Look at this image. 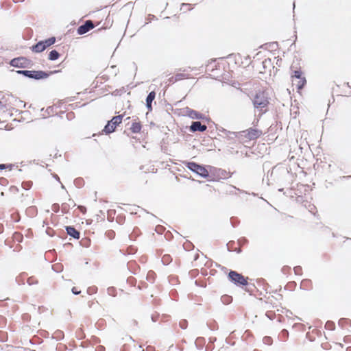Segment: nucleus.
I'll list each match as a JSON object with an SVG mask.
<instances>
[{
    "label": "nucleus",
    "instance_id": "f257e3e1",
    "mask_svg": "<svg viewBox=\"0 0 351 351\" xmlns=\"http://www.w3.org/2000/svg\"><path fill=\"white\" fill-rule=\"evenodd\" d=\"M266 133H245L243 135L242 133H210L208 139L204 137L201 144L204 145H208L210 141L213 142V145L215 147L220 146L221 143L227 145L228 146L231 144L237 143H245L252 140H255L259 138L262 134Z\"/></svg>",
    "mask_w": 351,
    "mask_h": 351
},
{
    "label": "nucleus",
    "instance_id": "f03ea898",
    "mask_svg": "<svg viewBox=\"0 0 351 351\" xmlns=\"http://www.w3.org/2000/svg\"><path fill=\"white\" fill-rule=\"evenodd\" d=\"M271 176H274L272 180L274 182L279 183L280 185H285L289 182L292 174L286 167L283 165H276L272 167Z\"/></svg>",
    "mask_w": 351,
    "mask_h": 351
},
{
    "label": "nucleus",
    "instance_id": "7ed1b4c3",
    "mask_svg": "<svg viewBox=\"0 0 351 351\" xmlns=\"http://www.w3.org/2000/svg\"><path fill=\"white\" fill-rule=\"evenodd\" d=\"M185 166L197 176L207 179L208 181L210 178L209 168H210V165H205L193 161H187L185 162Z\"/></svg>",
    "mask_w": 351,
    "mask_h": 351
},
{
    "label": "nucleus",
    "instance_id": "20e7f679",
    "mask_svg": "<svg viewBox=\"0 0 351 351\" xmlns=\"http://www.w3.org/2000/svg\"><path fill=\"white\" fill-rule=\"evenodd\" d=\"M124 117L125 114L113 117L110 121L107 122L104 129L101 132H114L116 128L123 123L126 126L129 124L128 121L130 120V117H128L123 119Z\"/></svg>",
    "mask_w": 351,
    "mask_h": 351
},
{
    "label": "nucleus",
    "instance_id": "39448f33",
    "mask_svg": "<svg viewBox=\"0 0 351 351\" xmlns=\"http://www.w3.org/2000/svg\"><path fill=\"white\" fill-rule=\"evenodd\" d=\"M227 278L236 287L244 288V286L248 285V278L244 277L242 274L237 271L230 269L227 274Z\"/></svg>",
    "mask_w": 351,
    "mask_h": 351
},
{
    "label": "nucleus",
    "instance_id": "423d86ee",
    "mask_svg": "<svg viewBox=\"0 0 351 351\" xmlns=\"http://www.w3.org/2000/svg\"><path fill=\"white\" fill-rule=\"evenodd\" d=\"M209 182H218L221 179L226 180L231 177L230 171L213 166H210V168H209Z\"/></svg>",
    "mask_w": 351,
    "mask_h": 351
},
{
    "label": "nucleus",
    "instance_id": "0eeeda50",
    "mask_svg": "<svg viewBox=\"0 0 351 351\" xmlns=\"http://www.w3.org/2000/svg\"><path fill=\"white\" fill-rule=\"evenodd\" d=\"M10 64L16 68H27L32 65V62L25 57L20 56L11 60Z\"/></svg>",
    "mask_w": 351,
    "mask_h": 351
},
{
    "label": "nucleus",
    "instance_id": "6e6552de",
    "mask_svg": "<svg viewBox=\"0 0 351 351\" xmlns=\"http://www.w3.org/2000/svg\"><path fill=\"white\" fill-rule=\"evenodd\" d=\"M178 141V137H176L173 134L171 136L167 135L166 137L162 138L160 143L161 152L165 154H168L169 149L167 145L170 143H176Z\"/></svg>",
    "mask_w": 351,
    "mask_h": 351
},
{
    "label": "nucleus",
    "instance_id": "1a4fd4ad",
    "mask_svg": "<svg viewBox=\"0 0 351 351\" xmlns=\"http://www.w3.org/2000/svg\"><path fill=\"white\" fill-rule=\"evenodd\" d=\"M59 71L55 70L50 72H46L43 71H32V76H30V79H34L36 80H40L43 79L47 78L51 74L57 73Z\"/></svg>",
    "mask_w": 351,
    "mask_h": 351
},
{
    "label": "nucleus",
    "instance_id": "9d476101",
    "mask_svg": "<svg viewBox=\"0 0 351 351\" xmlns=\"http://www.w3.org/2000/svg\"><path fill=\"white\" fill-rule=\"evenodd\" d=\"M267 104L268 101L264 93H259L256 95L254 100V104L256 108H264Z\"/></svg>",
    "mask_w": 351,
    "mask_h": 351
},
{
    "label": "nucleus",
    "instance_id": "9b49d317",
    "mask_svg": "<svg viewBox=\"0 0 351 351\" xmlns=\"http://www.w3.org/2000/svg\"><path fill=\"white\" fill-rule=\"evenodd\" d=\"M95 25L93 22L90 20H87L84 22V24L79 26L77 29V33L78 35H83L89 32L90 29H93Z\"/></svg>",
    "mask_w": 351,
    "mask_h": 351
},
{
    "label": "nucleus",
    "instance_id": "f8f14e48",
    "mask_svg": "<svg viewBox=\"0 0 351 351\" xmlns=\"http://www.w3.org/2000/svg\"><path fill=\"white\" fill-rule=\"evenodd\" d=\"M292 83L298 90L302 89L306 83L304 77H302L300 71H295V75L292 77Z\"/></svg>",
    "mask_w": 351,
    "mask_h": 351
},
{
    "label": "nucleus",
    "instance_id": "ddd939ff",
    "mask_svg": "<svg viewBox=\"0 0 351 351\" xmlns=\"http://www.w3.org/2000/svg\"><path fill=\"white\" fill-rule=\"evenodd\" d=\"M206 126L205 125H202L199 121H193L192 122L190 129L193 132H196L197 130H199V132H204L206 130Z\"/></svg>",
    "mask_w": 351,
    "mask_h": 351
},
{
    "label": "nucleus",
    "instance_id": "4468645a",
    "mask_svg": "<svg viewBox=\"0 0 351 351\" xmlns=\"http://www.w3.org/2000/svg\"><path fill=\"white\" fill-rule=\"evenodd\" d=\"M262 282L263 283V289L267 293H276L278 291V289L274 291L271 289V286H269L265 279L261 278V280H258V282Z\"/></svg>",
    "mask_w": 351,
    "mask_h": 351
},
{
    "label": "nucleus",
    "instance_id": "2eb2a0df",
    "mask_svg": "<svg viewBox=\"0 0 351 351\" xmlns=\"http://www.w3.org/2000/svg\"><path fill=\"white\" fill-rule=\"evenodd\" d=\"M67 234L75 239L80 238V232L73 227L68 226L66 227Z\"/></svg>",
    "mask_w": 351,
    "mask_h": 351
},
{
    "label": "nucleus",
    "instance_id": "dca6fc26",
    "mask_svg": "<svg viewBox=\"0 0 351 351\" xmlns=\"http://www.w3.org/2000/svg\"><path fill=\"white\" fill-rule=\"evenodd\" d=\"M45 49L53 45L56 42L55 37H50L47 39L40 40Z\"/></svg>",
    "mask_w": 351,
    "mask_h": 351
},
{
    "label": "nucleus",
    "instance_id": "f3484780",
    "mask_svg": "<svg viewBox=\"0 0 351 351\" xmlns=\"http://www.w3.org/2000/svg\"><path fill=\"white\" fill-rule=\"evenodd\" d=\"M31 50L34 53H40L45 49H44L42 43L39 41L31 47Z\"/></svg>",
    "mask_w": 351,
    "mask_h": 351
},
{
    "label": "nucleus",
    "instance_id": "a211bd4d",
    "mask_svg": "<svg viewBox=\"0 0 351 351\" xmlns=\"http://www.w3.org/2000/svg\"><path fill=\"white\" fill-rule=\"evenodd\" d=\"M278 338L280 341L285 342L289 338V331L287 329L282 330Z\"/></svg>",
    "mask_w": 351,
    "mask_h": 351
},
{
    "label": "nucleus",
    "instance_id": "6ab92c4d",
    "mask_svg": "<svg viewBox=\"0 0 351 351\" xmlns=\"http://www.w3.org/2000/svg\"><path fill=\"white\" fill-rule=\"evenodd\" d=\"M60 56V54L57 50L53 49L49 52L48 59L51 61H54L58 60Z\"/></svg>",
    "mask_w": 351,
    "mask_h": 351
},
{
    "label": "nucleus",
    "instance_id": "aec40b11",
    "mask_svg": "<svg viewBox=\"0 0 351 351\" xmlns=\"http://www.w3.org/2000/svg\"><path fill=\"white\" fill-rule=\"evenodd\" d=\"M245 291L248 292L250 295H253L254 291H258V289L255 286L254 284H250L248 282V285L244 286Z\"/></svg>",
    "mask_w": 351,
    "mask_h": 351
},
{
    "label": "nucleus",
    "instance_id": "412c9836",
    "mask_svg": "<svg viewBox=\"0 0 351 351\" xmlns=\"http://www.w3.org/2000/svg\"><path fill=\"white\" fill-rule=\"evenodd\" d=\"M234 241H230L227 244L226 247L228 252H235L237 254H241L242 252V250L240 247L238 248H230V245H234Z\"/></svg>",
    "mask_w": 351,
    "mask_h": 351
},
{
    "label": "nucleus",
    "instance_id": "4be33fe9",
    "mask_svg": "<svg viewBox=\"0 0 351 351\" xmlns=\"http://www.w3.org/2000/svg\"><path fill=\"white\" fill-rule=\"evenodd\" d=\"M338 325L341 328H343L346 325L351 326V320L348 318H341L338 322Z\"/></svg>",
    "mask_w": 351,
    "mask_h": 351
},
{
    "label": "nucleus",
    "instance_id": "5701e85b",
    "mask_svg": "<svg viewBox=\"0 0 351 351\" xmlns=\"http://www.w3.org/2000/svg\"><path fill=\"white\" fill-rule=\"evenodd\" d=\"M154 98H155L154 92H151L147 97V99H146L147 107L148 108L149 110L152 109L151 104H152V101L154 99Z\"/></svg>",
    "mask_w": 351,
    "mask_h": 351
},
{
    "label": "nucleus",
    "instance_id": "b1692460",
    "mask_svg": "<svg viewBox=\"0 0 351 351\" xmlns=\"http://www.w3.org/2000/svg\"><path fill=\"white\" fill-rule=\"evenodd\" d=\"M221 301L223 304L227 305L232 302V298L228 295H223L221 297Z\"/></svg>",
    "mask_w": 351,
    "mask_h": 351
},
{
    "label": "nucleus",
    "instance_id": "393cba45",
    "mask_svg": "<svg viewBox=\"0 0 351 351\" xmlns=\"http://www.w3.org/2000/svg\"><path fill=\"white\" fill-rule=\"evenodd\" d=\"M186 112H187V114L189 115V117H190L192 119H199V118H201V115L199 114L197 112H195L194 110L187 109Z\"/></svg>",
    "mask_w": 351,
    "mask_h": 351
},
{
    "label": "nucleus",
    "instance_id": "a878e982",
    "mask_svg": "<svg viewBox=\"0 0 351 351\" xmlns=\"http://www.w3.org/2000/svg\"><path fill=\"white\" fill-rule=\"evenodd\" d=\"M15 72L19 75H22L26 77L30 78V76H32V71L29 70H18L15 71Z\"/></svg>",
    "mask_w": 351,
    "mask_h": 351
},
{
    "label": "nucleus",
    "instance_id": "bb28decb",
    "mask_svg": "<svg viewBox=\"0 0 351 351\" xmlns=\"http://www.w3.org/2000/svg\"><path fill=\"white\" fill-rule=\"evenodd\" d=\"M161 261L164 265H168L172 261V258L170 255L165 254L162 256Z\"/></svg>",
    "mask_w": 351,
    "mask_h": 351
},
{
    "label": "nucleus",
    "instance_id": "cd10ccee",
    "mask_svg": "<svg viewBox=\"0 0 351 351\" xmlns=\"http://www.w3.org/2000/svg\"><path fill=\"white\" fill-rule=\"evenodd\" d=\"M296 286H297L296 282L294 281H291V282H288L284 289L285 290H289L291 291H293L295 290Z\"/></svg>",
    "mask_w": 351,
    "mask_h": 351
},
{
    "label": "nucleus",
    "instance_id": "c85d7f7f",
    "mask_svg": "<svg viewBox=\"0 0 351 351\" xmlns=\"http://www.w3.org/2000/svg\"><path fill=\"white\" fill-rule=\"evenodd\" d=\"M183 247L186 251H190L194 248V245L191 241H186L184 243Z\"/></svg>",
    "mask_w": 351,
    "mask_h": 351
},
{
    "label": "nucleus",
    "instance_id": "c756f323",
    "mask_svg": "<svg viewBox=\"0 0 351 351\" xmlns=\"http://www.w3.org/2000/svg\"><path fill=\"white\" fill-rule=\"evenodd\" d=\"M326 330H334L335 329V324L332 321H327L325 324Z\"/></svg>",
    "mask_w": 351,
    "mask_h": 351
},
{
    "label": "nucleus",
    "instance_id": "7c9ffc66",
    "mask_svg": "<svg viewBox=\"0 0 351 351\" xmlns=\"http://www.w3.org/2000/svg\"><path fill=\"white\" fill-rule=\"evenodd\" d=\"M230 221V224L233 228L237 227L240 223V220L237 217H232Z\"/></svg>",
    "mask_w": 351,
    "mask_h": 351
},
{
    "label": "nucleus",
    "instance_id": "2f4dec72",
    "mask_svg": "<svg viewBox=\"0 0 351 351\" xmlns=\"http://www.w3.org/2000/svg\"><path fill=\"white\" fill-rule=\"evenodd\" d=\"M237 243L240 245H245L249 243V241L246 237H242L237 240Z\"/></svg>",
    "mask_w": 351,
    "mask_h": 351
},
{
    "label": "nucleus",
    "instance_id": "473e14b6",
    "mask_svg": "<svg viewBox=\"0 0 351 351\" xmlns=\"http://www.w3.org/2000/svg\"><path fill=\"white\" fill-rule=\"evenodd\" d=\"M1 99L2 100L5 99V103L3 101H0V110L5 111V110H7L8 99H5V97H3Z\"/></svg>",
    "mask_w": 351,
    "mask_h": 351
},
{
    "label": "nucleus",
    "instance_id": "72a5a7b5",
    "mask_svg": "<svg viewBox=\"0 0 351 351\" xmlns=\"http://www.w3.org/2000/svg\"><path fill=\"white\" fill-rule=\"evenodd\" d=\"M263 342L268 346H271L273 343V339L269 336H265L263 339Z\"/></svg>",
    "mask_w": 351,
    "mask_h": 351
},
{
    "label": "nucleus",
    "instance_id": "f704fd0d",
    "mask_svg": "<svg viewBox=\"0 0 351 351\" xmlns=\"http://www.w3.org/2000/svg\"><path fill=\"white\" fill-rule=\"evenodd\" d=\"M155 277H156L155 273L154 271H150L147 274V280H149V282L153 283L154 282Z\"/></svg>",
    "mask_w": 351,
    "mask_h": 351
},
{
    "label": "nucleus",
    "instance_id": "c9c22d12",
    "mask_svg": "<svg viewBox=\"0 0 351 351\" xmlns=\"http://www.w3.org/2000/svg\"><path fill=\"white\" fill-rule=\"evenodd\" d=\"M137 210H140L141 212L147 213L145 209L141 208L140 206H138L137 205L133 204V213H132L133 215H137Z\"/></svg>",
    "mask_w": 351,
    "mask_h": 351
},
{
    "label": "nucleus",
    "instance_id": "e433bc0d",
    "mask_svg": "<svg viewBox=\"0 0 351 351\" xmlns=\"http://www.w3.org/2000/svg\"><path fill=\"white\" fill-rule=\"evenodd\" d=\"M179 326L182 330H185L188 326V321L186 319H182L179 322Z\"/></svg>",
    "mask_w": 351,
    "mask_h": 351
},
{
    "label": "nucleus",
    "instance_id": "4c0bfd02",
    "mask_svg": "<svg viewBox=\"0 0 351 351\" xmlns=\"http://www.w3.org/2000/svg\"><path fill=\"white\" fill-rule=\"evenodd\" d=\"M293 271L295 275H302V269L301 266H295L293 267Z\"/></svg>",
    "mask_w": 351,
    "mask_h": 351
},
{
    "label": "nucleus",
    "instance_id": "58836bf2",
    "mask_svg": "<svg viewBox=\"0 0 351 351\" xmlns=\"http://www.w3.org/2000/svg\"><path fill=\"white\" fill-rule=\"evenodd\" d=\"M182 136H183V138L186 141H190L191 140V138L193 136L192 134L189 133H181Z\"/></svg>",
    "mask_w": 351,
    "mask_h": 351
},
{
    "label": "nucleus",
    "instance_id": "ea45409f",
    "mask_svg": "<svg viewBox=\"0 0 351 351\" xmlns=\"http://www.w3.org/2000/svg\"><path fill=\"white\" fill-rule=\"evenodd\" d=\"M303 285L307 287L308 285H311V280L309 279L303 280L300 285L301 289H304V288L302 287Z\"/></svg>",
    "mask_w": 351,
    "mask_h": 351
},
{
    "label": "nucleus",
    "instance_id": "a19ab883",
    "mask_svg": "<svg viewBox=\"0 0 351 351\" xmlns=\"http://www.w3.org/2000/svg\"><path fill=\"white\" fill-rule=\"evenodd\" d=\"M155 230L158 234H162L165 230V228L162 226L158 225L156 226Z\"/></svg>",
    "mask_w": 351,
    "mask_h": 351
},
{
    "label": "nucleus",
    "instance_id": "79ce46f5",
    "mask_svg": "<svg viewBox=\"0 0 351 351\" xmlns=\"http://www.w3.org/2000/svg\"><path fill=\"white\" fill-rule=\"evenodd\" d=\"M132 232H133V241H134V237L139 236L141 233H140L139 229L137 227L133 228Z\"/></svg>",
    "mask_w": 351,
    "mask_h": 351
},
{
    "label": "nucleus",
    "instance_id": "37998d69",
    "mask_svg": "<svg viewBox=\"0 0 351 351\" xmlns=\"http://www.w3.org/2000/svg\"><path fill=\"white\" fill-rule=\"evenodd\" d=\"M135 350V351H144L143 348V346L142 345H133V350Z\"/></svg>",
    "mask_w": 351,
    "mask_h": 351
},
{
    "label": "nucleus",
    "instance_id": "c03bdc74",
    "mask_svg": "<svg viewBox=\"0 0 351 351\" xmlns=\"http://www.w3.org/2000/svg\"><path fill=\"white\" fill-rule=\"evenodd\" d=\"M177 291L176 290H172L170 291V296L174 300H176V296L177 295Z\"/></svg>",
    "mask_w": 351,
    "mask_h": 351
},
{
    "label": "nucleus",
    "instance_id": "a18cd8bd",
    "mask_svg": "<svg viewBox=\"0 0 351 351\" xmlns=\"http://www.w3.org/2000/svg\"><path fill=\"white\" fill-rule=\"evenodd\" d=\"M274 178V176H271V171L269 170L267 173V185H270L271 183L269 182L270 178Z\"/></svg>",
    "mask_w": 351,
    "mask_h": 351
},
{
    "label": "nucleus",
    "instance_id": "49530a36",
    "mask_svg": "<svg viewBox=\"0 0 351 351\" xmlns=\"http://www.w3.org/2000/svg\"><path fill=\"white\" fill-rule=\"evenodd\" d=\"M77 209L82 213V214H85L86 212V208L84 206H79L77 207Z\"/></svg>",
    "mask_w": 351,
    "mask_h": 351
},
{
    "label": "nucleus",
    "instance_id": "de8ad7c7",
    "mask_svg": "<svg viewBox=\"0 0 351 351\" xmlns=\"http://www.w3.org/2000/svg\"><path fill=\"white\" fill-rule=\"evenodd\" d=\"M204 341V339L203 337H198V338H197V339H196V341H195V345H196V346H197V349H198V350H200V349H202V346H200L199 347V346H197V341Z\"/></svg>",
    "mask_w": 351,
    "mask_h": 351
},
{
    "label": "nucleus",
    "instance_id": "09e8293b",
    "mask_svg": "<svg viewBox=\"0 0 351 351\" xmlns=\"http://www.w3.org/2000/svg\"><path fill=\"white\" fill-rule=\"evenodd\" d=\"M72 292L75 295H78L81 293V291L78 290V289L77 287H74L72 288Z\"/></svg>",
    "mask_w": 351,
    "mask_h": 351
},
{
    "label": "nucleus",
    "instance_id": "8fccbe9b",
    "mask_svg": "<svg viewBox=\"0 0 351 351\" xmlns=\"http://www.w3.org/2000/svg\"><path fill=\"white\" fill-rule=\"evenodd\" d=\"M197 270L193 269L189 271V274L191 275L192 278H195L197 274Z\"/></svg>",
    "mask_w": 351,
    "mask_h": 351
},
{
    "label": "nucleus",
    "instance_id": "3c124183",
    "mask_svg": "<svg viewBox=\"0 0 351 351\" xmlns=\"http://www.w3.org/2000/svg\"><path fill=\"white\" fill-rule=\"evenodd\" d=\"M291 269V267L289 266H284L282 268V272L285 274L287 271H289Z\"/></svg>",
    "mask_w": 351,
    "mask_h": 351
},
{
    "label": "nucleus",
    "instance_id": "603ef678",
    "mask_svg": "<svg viewBox=\"0 0 351 351\" xmlns=\"http://www.w3.org/2000/svg\"><path fill=\"white\" fill-rule=\"evenodd\" d=\"M266 315L269 319L272 320L274 319V314L273 313L267 312Z\"/></svg>",
    "mask_w": 351,
    "mask_h": 351
},
{
    "label": "nucleus",
    "instance_id": "864d4df0",
    "mask_svg": "<svg viewBox=\"0 0 351 351\" xmlns=\"http://www.w3.org/2000/svg\"><path fill=\"white\" fill-rule=\"evenodd\" d=\"M284 194L285 195H287V196H288V195L292 196V195H291L292 194V189H287V191H285L284 193Z\"/></svg>",
    "mask_w": 351,
    "mask_h": 351
},
{
    "label": "nucleus",
    "instance_id": "5fc2aeb1",
    "mask_svg": "<svg viewBox=\"0 0 351 351\" xmlns=\"http://www.w3.org/2000/svg\"><path fill=\"white\" fill-rule=\"evenodd\" d=\"M158 316H159L158 315H152L151 317L152 322H157Z\"/></svg>",
    "mask_w": 351,
    "mask_h": 351
},
{
    "label": "nucleus",
    "instance_id": "6e6d98bb",
    "mask_svg": "<svg viewBox=\"0 0 351 351\" xmlns=\"http://www.w3.org/2000/svg\"><path fill=\"white\" fill-rule=\"evenodd\" d=\"M53 106H49L47 109H46V112H47L48 114H49L51 113V112L53 111Z\"/></svg>",
    "mask_w": 351,
    "mask_h": 351
},
{
    "label": "nucleus",
    "instance_id": "4d7b16f0",
    "mask_svg": "<svg viewBox=\"0 0 351 351\" xmlns=\"http://www.w3.org/2000/svg\"><path fill=\"white\" fill-rule=\"evenodd\" d=\"M9 167H11V165H9ZM8 167V165H4V164L0 165V170L6 169Z\"/></svg>",
    "mask_w": 351,
    "mask_h": 351
},
{
    "label": "nucleus",
    "instance_id": "13d9d810",
    "mask_svg": "<svg viewBox=\"0 0 351 351\" xmlns=\"http://www.w3.org/2000/svg\"><path fill=\"white\" fill-rule=\"evenodd\" d=\"M132 128H133V132H134V130H138V129H140V128H138V124H137V123H133Z\"/></svg>",
    "mask_w": 351,
    "mask_h": 351
},
{
    "label": "nucleus",
    "instance_id": "bf43d9fd",
    "mask_svg": "<svg viewBox=\"0 0 351 351\" xmlns=\"http://www.w3.org/2000/svg\"><path fill=\"white\" fill-rule=\"evenodd\" d=\"M308 135H309V133H308V132H306V133H302L301 138L304 137V138H305V139H306V138H307V136H308Z\"/></svg>",
    "mask_w": 351,
    "mask_h": 351
},
{
    "label": "nucleus",
    "instance_id": "052dcab7",
    "mask_svg": "<svg viewBox=\"0 0 351 351\" xmlns=\"http://www.w3.org/2000/svg\"><path fill=\"white\" fill-rule=\"evenodd\" d=\"M197 141H199V139L197 140L196 138H194V140L193 141V145H192L193 147H195L197 146L196 142H197Z\"/></svg>",
    "mask_w": 351,
    "mask_h": 351
},
{
    "label": "nucleus",
    "instance_id": "680f3d73",
    "mask_svg": "<svg viewBox=\"0 0 351 351\" xmlns=\"http://www.w3.org/2000/svg\"><path fill=\"white\" fill-rule=\"evenodd\" d=\"M261 278L257 279V280H256V283H257V285H258V286L259 287H261V288H262V289H263V283H262V282H258V280H261Z\"/></svg>",
    "mask_w": 351,
    "mask_h": 351
},
{
    "label": "nucleus",
    "instance_id": "e2e57ef3",
    "mask_svg": "<svg viewBox=\"0 0 351 351\" xmlns=\"http://www.w3.org/2000/svg\"><path fill=\"white\" fill-rule=\"evenodd\" d=\"M143 284V286L141 287L140 285H138V289L141 290L143 289V287H146V283H142Z\"/></svg>",
    "mask_w": 351,
    "mask_h": 351
},
{
    "label": "nucleus",
    "instance_id": "0e129e2a",
    "mask_svg": "<svg viewBox=\"0 0 351 351\" xmlns=\"http://www.w3.org/2000/svg\"><path fill=\"white\" fill-rule=\"evenodd\" d=\"M350 178H351V176H344L341 177V179L348 180Z\"/></svg>",
    "mask_w": 351,
    "mask_h": 351
},
{
    "label": "nucleus",
    "instance_id": "69168bd1",
    "mask_svg": "<svg viewBox=\"0 0 351 351\" xmlns=\"http://www.w3.org/2000/svg\"><path fill=\"white\" fill-rule=\"evenodd\" d=\"M27 282L29 284V285H32L33 283V278H28L27 280Z\"/></svg>",
    "mask_w": 351,
    "mask_h": 351
},
{
    "label": "nucleus",
    "instance_id": "338daca9",
    "mask_svg": "<svg viewBox=\"0 0 351 351\" xmlns=\"http://www.w3.org/2000/svg\"><path fill=\"white\" fill-rule=\"evenodd\" d=\"M132 281H133V287H136V280L134 278H133Z\"/></svg>",
    "mask_w": 351,
    "mask_h": 351
},
{
    "label": "nucleus",
    "instance_id": "774afa93",
    "mask_svg": "<svg viewBox=\"0 0 351 351\" xmlns=\"http://www.w3.org/2000/svg\"><path fill=\"white\" fill-rule=\"evenodd\" d=\"M199 258V254H196L194 256V261H197Z\"/></svg>",
    "mask_w": 351,
    "mask_h": 351
}]
</instances>
